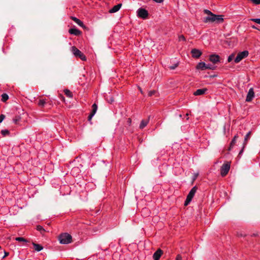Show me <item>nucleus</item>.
Masks as SVG:
<instances>
[{"label": "nucleus", "mask_w": 260, "mask_h": 260, "mask_svg": "<svg viewBox=\"0 0 260 260\" xmlns=\"http://www.w3.org/2000/svg\"><path fill=\"white\" fill-rule=\"evenodd\" d=\"M215 68L216 67L214 66V64L208 63V64H206V70L209 69V70H214L215 69Z\"/></svg>", "instance_id": "22"}, {"label": "nucleus", "mask_w": 260, "mask_h": 260, "mask_svg": "<svg viewBox=\"0 0 260 260\" xmlns=\"http://www.w3.org/2000/svg\"><path fill=\"white\" fill-rule=\"evenodd\" d=\"M154 260H158V259H154Z\"/></svg>", "instance_id": "47"}, {"label": "nucleus", "mask_w": 260, "mask_h": 260, "mask_svg": "<svg viewBox=\"0 0 260 260\" xmlns=\"http://www.w3.org/2000/svg\"><path fill=\"white\" fill-rule=\"evenodd\" d=\"M92 111L91 112L93 114H95L96 112V111L98 110V106L96 104H93L92 106Z\"/></svg>", "instance_id": "26"}, {"label": "nucleus", "mask_w": 260, "mask_h": 260, "mask_svg": "<svg viewBox=\"0 0 260 260\" xmlns=\"http://www.w3.org/2000/svg\"><path fill=\"white\" fill-rule=\"evenodd\" d=\"M176 260H181V256L179 255H178L176 258Z\"/></svg>", "instance_id": "40"}, {"label": "nucleus", "mask_w": 260, "mask_h": 260, "mask_svg": "<svg viewBox=\"0 0 260 260\" xmlns=\"http://www.w3.org/2000/svg\"><path fill=\"white\" fill-rule=\"evenodd\" d=\"M94 115V114L91 112L88 117V120L90 121Z\"/></svg>", "instance_id": "32"}, {"label": "nucleus", "mask_w": 260, "mask_h": 260, "mask_svg": "<svg viewBox=\"0 0 260 260\" xmlns=\"http://www.w3.org/2000/svg\"><path fill=\"white\" fill-rule=\"evenodd\" d=\"M137 16L143 19H145L148 16V11L144 8H140L137 11Z\"/></svg>", "instance_id": "6"}, {"label": "nucleus", "mask_w": 260, "mask_h": 260, "mask_svg": "<svg viewBox=\"0 0 260 260\" xmlns=\"http://www.w3.org/2000/svg\"><path fill=\"white\" fill-rule=\"evenodd\" d=\"M162 253L163 252L160 249H157L153 254V258L159 260Z\"/></svg>", "instance_id": "12"}, {"label": "nucleus", "mask_w": 260, "mask_h": 260, "mask_svg": "<svg viewBox=\"0 0 260 260\" xmlns=\"http://www.w3.org/2000/svg\"><path fill=\"white\" fill-rule=\"evenodd\" d=\"M206 67V63L204 62H200L197 66V69L201 70H205Z\"/></svg>", "instance_id": "16"}, {"label": "nucleus", "mask_w": 260, "mask_h": 260, "mask_svg": "<svg viewBox=\"0 0 260 260\" xmlns=\"http://www.w3.org/2000/svg\"><path fill=\"white\" fill-rule=\"evenodd\" d=\"M197 187L196 186H194L191 189L184 202L185 206H187L190 203L192 198H193L196 192H197Z\"/></svg>", "instance_id": "4"}, {"label": "nucleus", "mask_w": 260, "mask_h": 260, "mask_svg": "<svg viewBox=\"0 0 260 260\" xmlns=\"http://www.w3.org/2000/svg\"><path fill=\"white\" fill-rule=\"evenodd\" d=\"M178 65V63L175 64L173 66H170V69L171 70H174Z\"/></svg>", "instance_id": "35"}, {"label": "nucleus", "mask_w": 260, "mask_h": 260, "mask_svg": "<svg viewBox=\"0 0 260 260\" xmlns=\"http://www.w3.org/2000/svg\"><path fill=\"white\" fill-rule=\"evenodd\" d=\"M128 122L130 123L131 122V119L130 118L128 119Z\"/></svg>", "instance_id": "44"}, {"label": "nucleus", "mask_w": 260, "mask_h": 260, "mask_svg": "<svg viewBox=\"0 0 260 260\" xmlns=\"http://www.w3.org/2000/svg\"><path fill=\"white\" fill-rule=\"evenodd\" d=\"M250 20L260 24V18H251Z\"/></svg>", "instance_id": "31"}, {"label": "nucleus", "mask_w": 260, "mask_h": 260, "mask_svg": "<svg viewBox=\"0 0 260 260\" xmlns=\"http://www.w3.org/2000/svg\"><path fill=\"white\" fill-rule=\"evenodd\" d=\"M179 41H185V37L181 35L179 37Z\"/></svg>", "instance_id": "37"}, {"label": "nucleus", "mask_w": 260, "mask_h": 260, "mask_svg": "<svg viewBox=\"0 0 260 260\" xmlns=\"http://www.w3.org/2000/svg\"><path fill=\"white\" fill-rule=\"evenodd\" d=\"M80 173V169L78 167H74L71 170L73 175H77Z\"/></svg>", "instance_id": "19"}, {"label": "nucleus", "mask_w": 260, "mask_h": 260, "mask_svg": "<svg viewBox=\"0 0 260 260\" xmlns=\"http://www.w3.org/2000/svg\"><path fill=\"white\" fill-rule=\"evenodd\" d=\"M36 229L37 231L40 232L41 234H43L45 232V230L43 227L40 225L37 226Z\"/></svg>", "instance_id": "27"}, {"label": "nucleus", "mask_w": 260, "mask_h": 260, "mask_svg": "<svg viewBox=\"0 0 260 260\" xmlns=\"http://www.w3.org/2000/svg\"><path fill=\"white\" fill-rule=\"evenodd\" d=\"M149 119L142 120L140 124L139 127L140 129H143L148 123Z\"/></svg>", "instance_id": "17"}, {"label": "nucleus", "mask_w": 260, "mask_h": 260, "mask_svg": "<svg viewBox=\"0 0 260 260\" xmlns=\"http://www.w3.org/2000/svg\"><path fill=\"white\" fill-rule=\"evenodd\" d=\"M9 99V96L6 93H3L2 94V101L3 102H6Z\"/></svg>", "instance_id": "23"}, {"label": "nucleus", "mask_w": 260, "mask_h": 260, "mask_svg": "<svg viewBox=\"0 0 260 260\" xmlns=\"http://www.w3.org/2000/svg\"><path fill=\"white\" fill-rule=\"evenodd\" d=\"M64 92L67 96L69 98H72L73 96V93L70 90L65 89Z\"/></svg>", "instance_id": "21"}, {"label": "nucleus", "mask_w": 260, "mask_h": 260, "mask_svg": "<svg viewBox=\"0 0 260 260\" xmlns=\"http://www.w3.org/2000/svg\"><path fill=\"white\" fill-rule=\"evenodd\" d=\"M191 53L192 57L194 58H199L202 54L201 51L197 49H192Z\"/></svg>", "instance_id": "10"}, {"label": "nucleus", "mask_w": 260, "mask_h": 260, "mask_svg": "<svg viewBox=\"0 0 260 260\" xmlns=\"http://www.w3.org/2000/svg\"><path fill=\"white\" fill-rule=\"evenodd\" d=\"M46 101L44 100H40L38 102V105L41 107L43 108L44 107L45 104H46Z\"/></svg>", "instance_id": "25"}, {"label": "nucleus", "mask_w": 260, "mask_h": 260, "mask_svg": "<svg viewBox=\"0 0 260 260\" xmlns=\"http://www.w3.org/2000/svg\"><path fill=\"white\" fill-rule=\"evenodd\" d=\"M122 4H118L115 6H114L112 9H111L109 10V13H113L117 12L121 7Z\"/></svg>", "instance_id": "14"}, {"label": "nucleus", "mask_w": 260, "mask_h": 260, "mask_svg": "<svg viewBox=\"0 0 260 260\" xmlns=\"http://www.w3.org/2000/svg\"><path fill=\"white\" fill-rule=\"evenodd\" d=\"M155 93V90H151V91H150L148 92V95H149V96H152V95H153Z\"/></svg>", "instance_id": "34"}, {"label": "nucleus", "mask_w": 260, "mask_h": 260, "mask_svg": "<svg viewBox=\"0 0 260 260\" xmlns=\"http://www.w3.org/2000/svg\"><path fill=\"white\" fill-rule=\"evenodd\" d=\"M198 175H199V173H198L194 174L193 180H194L195 179H196L198 177Z\"/></svg>", "instance_id": "38"}, {"label": "nucleus", "mask_w": 260, "mask_h": 260, "mask_svg": "<svg viewBox=\"0 0 260 260\" xmlns=\"http://www.w3.org/2000/svg\"><path fill=\"white\" fill-rule=\"evenodd\" d=\"M238 135H235L234 136V137L232 139V141H231V142L230 143V149L231 148H232L234 146V145L235 144L236 140H237V139L238 138Z\"/></svg>", "instance_id": "20"}, {"label": "nucleus", "mask_w": 260, "mask_h": 260, "mask_svg": "<svg viewBox=\"0 0 260 260\" xmlns=\"http://www.w3.org/2000/svg\"><path fill=\"white\" fill-rule=\"evenodd\" d=\"M219 56L216 54H212L209 56V60L213 64H215L219 62Z\"/></svg>", "instance_id": "9"}, {"label": "nucleus", "mask_w": 260, "mask_h": 260, "mask_svg": "<svg viewBox=\"0 0 260 260\" xmlns=\"http://www.w3.org/2000/svg\"><path fill=\"white\" fill-rule=\"evenodd\" d=\"M32 245L36 251L39 252L43 249V246L40 244L32 243Z\"/></svg>", "instance_id": "18"}, {"label": "nucleus", "mask_w": 260, "mask_h": 260, "mask_svg": "<svg viewBox=\"0 0 260 260\" xmlns=\"http://www.w3.org/2000/svg\"><path fill=\"white\" fill-rule=\"evenodd\" d=\"M208 90V89L206 88L198 89L196 91L194 92L193 94L194 95H200L204 94Z\"/></svg>", "instance_id": "13"}, {"label": "nucleus", "mask_w": 260, "mask_h": 260, "mask_svg": "<svg viewBox=\"0 0 260 260\" xmlns=\"http://www.w3.org/2000/svg\"><path fill=\"white\" fill-rule=\"evenodd\" d=\"M243 148L240 151L239 154H241L243 152Z\"/></svg>", "instance_id": "45"}, {"label": "nucleus", "mask_w": 260, "mask_h": 260, "mask_svg": "<svg viewBox=\"0 0 260 260\" xmlns=\"http://www.w3.org/2000/svg\"><path fill=\"white\" fill-rule=\"evenodd\" d=\"M5 118V115L4 114H1L0 115V123L2 122V121L4 120Z\"/></svg>", "instance_id": "33"}, {"label": "nucleus", "mask_w": 260, "mask_h": 260, "mask_svg": "<svg viewBox=\"0 0 260 260\" xmlns=\"http://www.w3.org/2000/svg\"><path fill=\"white\" fill-rule=\"evenodd\" d=\"M69 32L71 35H74L76 36H78L81 34V31L79 29L75 28H70L69 30Z\"/></svg>", "instance_id": "11"}, {"label": "nucleus", "mask_w": 260, "mask_h": 260, "mask_svg": "<svg viewBox=\"0 0 260 260\" xmlns=\"http://www.w3.org/2000/svg\"><path fill=\"white\" fill-rule=\"evenodd\" d=\"M248 54L249 52L247 50H244L243 51L238 53L234 60V62L236 63L239 62L243 59L248 56Z\"/></svg>", "instance_id": "5"}, {"label": "nucleus", "mask_w": 260, "mask_h": 260, "mask_svg": "<svg viewBox=\"0 0 260 260\" xmlns=\"http://www.w3.org/2000/svg\"><path fill=\"white\" fill-rule=\"evenodd\" d=\"M234 56H235L234 53L231 54L230 56H229V57L228 58V61L229 62H230L233 59Z\"/></svg>", "instance_id": "30"}, {"label": "nucleus", "mask_w": 260, "mask_h": 260, "mask_svg": "<svg viewBox=\"0 0 260 260\" xmlns=\"http://www.w3.org/2000/svg\"><path fill=\"white\" fill-rule=\"evenodd\" d=\"M140 90L141 92L142 93V89L141 88H140Z\"/></svg>", "instance_id": "46"}, {"label": "nucleus", "mask_w": 260, "mask_h": 260, "mask_svg": "<svg viewBox=\"0 0 260 260\" xmlns=\"http://www.w3.org/2000/svg\"><path fill=\"white\" fill-rule=\"evenodd\" d=\"M254 96V92L253 91V89L252 88H251L247 94L246 98V102H250L252 101L253 98Z\"/></svg>", "instance_id": "8"}, {"label": "nucleus", "mask_w": 260, "mask_h": 260, "mask_svg": "<svg viewBox=\"0 0 260 260\" xmlns=\"http://www.w3.org/2000/svg\"><path fill=\"white\" fill-rule=\"evenodd\" d=\"M230 169V164L229 162L223 164L220 169V174L223 177L226 175Z\"/></svg>", "instance_id": "7"}, {"label": "nucleus", "mask_w": 260, "mask_h": 260, "mask_svg": "<svg viewBox=\"0 0 260 260\" xmlns=\"http://www.w3.org/2000/svg\"><path fill=\"white\" fill-rule=\"evenodd\" d=\"M252 27L254 29H257L258 28H257V27H256L254 25H253L252 26Z\"/></svg>", "instance_id": "43"}, {"label": "nucleus", "mask_w": 260, "mask_h": 260, "mask_svg": "<svg viewBox=\"0 0 260 260\" xmlns=\"http://www.w3.org/2000/svg\"><path fill=\"white\" fill-rule=\"evenodd\" d=\"M1 134L3 136H6L10 134V132L8 129H3L1 131Z\"/></svg>", "instance_id": "28"}, {"label": "nucleus", "mask_w": 260, "mask_h": 260, "mask_svg": "<svg viewBox=\"0 0 260 260\" xmlns=\"http://www.w3.org/2000/svg\"><path fill=\"white\" fill-rule=\"evenodd\" d=\"M58 239L61 244H67L72 241V236L68 233H63L59 235Z\"/></svg>", "instance_id": "2"}, {"label": "nucleus", "mask_w": 260, "mask_h": 260, "mask_svg": "<svg viewBox=\"0 0 260 260\" xmlns=\"http://www.w3.org/2000/svg\"><path fill=\"white\" fill-rule=\"evenodd\" d=\"M153 1L157 3H161L164 1V0H153Z\"/></svg>", "instance_id": "39"}, {"label": "nucleus", "mask_w": 260, "mask_h": 260, "mask_svg": "<svg viewBox=\"0 0 260 260\" xmlns=\"http://www.w3.org/2000/svg\"><path fill=\"white\" fill-rule=\"evenodd\" d=\"M251 134V132L249 131L245 136L244 138V145L246 144V142L248 141V140L249 139V137ZM244 147V146H243V148Z\"/></svg>", "instance_id": "24"}, {"label": "nucleus", "mask_w": 260, "mask_h": 260, "mask_svg": "<svg viewBox=\"0 0 260 260\" xmlns=\"http://www.w3.org/2000/svg\"><path fill=\"white\" fill-rule=\"evenodd\" d=\"M223 21V18L221 15H217L214 14L211 16H208L205 18L204 22H216L217 23H222Z\"/></svg>", "instance_id": "1"}, {"label": "nucleus", "mask_w": 260, "mask_h": 260, "mask_svg": "<svg viewBox=\"0 0 260 260\" xmlns=\"http://www.w3.org/2000/svg\"><path fill=\"white\" fill-rule=\"evenodd\" d=\"M71 51L75 56L76 57L80 58L82 60L85 61L86 60L85 55L81 52L78 48L75 46H73L71 48Z\"/></svg>", "instance_id": "3"}, {"label": "nucleus", "mask_w": 260, "mask_h": 260, "mask_svg": "<svg viewBox=\"0 0 260 260\" xmlns=\"http://www.w3.org/2000/svg\"><path fill=\"white\" fill-rule=\"evenodd\" d=\"M205 13L208 14L209 16H211L212 14H213V13L210 11H209L208 10H205Z\"/></svg>", "instance_id": "36"}, {"label": "nucleus", "mask_w": 260, "mask_h": 260, "mask_svg": "<svg viewBox=\"0 0 260 260\" xmlns=\"http://www.w3.org/2000/svg\"><path fill=\"white\" fill-rule=\"evenodd\" d=\"M16 241H19V242H27V241L26 239L23 237H17L15 239Z\"/></svg>", "instance_id": "29"}, {"label": "nucleus", "mask_w": 260, "mask_h": 260, "mask_svg": "<svg viewBox=\"0 0 260 260\" xmlns=\"http://www.w3.org/2000/svg\"><path fill=\"white\" fill-rule=\"evenodd\" d=\"M4 252H5V255L3 256V258H5L6 256H7V255H8V254H9V253H8V252H6V251H4Z\"/></svg>", "instance_id": "41"}, {"label": "nucleus", "mask_w": 260, "mask_h": 260, "mask_svg": "<svg viewBox=\"0 0 260 260\" xmlns=\"http://www.w3.org/2000/svg\"><path fill=\"white\" fill-rule=\"evenodd\" d=\"M19 120V118H14L13 119V121L15 123H17V121H18Z\"/></svg>", "instance_id": "42"}, {"label": "nucleus", "mask_w": 260, "mask_h": 260, "mask_svg": "<svg viewBox=\"0 0 260 260\" xmlns=\"http://www.w3.org/2000/svg\"><path fill=\"white\" fill-rule=\"evenodd\" d=\"M71 19L80 26L82 27L84 26L83 22L81 21L80 19H78L77 18L72 16Z\"/></svg>", "instance_id": "15"}]
</instances>
